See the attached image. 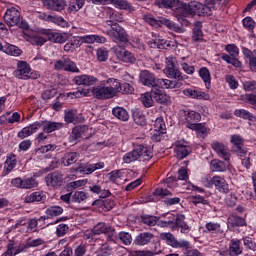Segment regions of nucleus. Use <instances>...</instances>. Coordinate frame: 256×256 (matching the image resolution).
<instances>
[{
  "instance_id": "a878e982",
  "label": "nucleus",
  "mask_w": 256,
  "mask_h": 256,
  "mask_svg": "<svg viewBox=\"0 0 256 256\" xmlns=\"http://www.w3.org/2000/svg\"><path fill=\"white\" fill-rule=\"evenodd\" d=\"M174 153L177 159H185V157H188L191 154V147L182 144L181 142H177L174 148Z\"/></svg>"
},
{
  "instance_id": "de8ad7c7",
  "label": "nucleus",
  "mask_w": 256,
  "mask_h": 256,
  "mask_svg": "<svg viewBox=\"0 0 256 256\" xmlns=\"http://www.w3.org/2000/svg\"><path fill=\"white\" fill-rule=\"evenodd\" d=\"M199 75L204 81L207 89H209V87H211V73L209 72V69L207 67L200 68Z\"/></svg>"
},
{
  "instance_id": "864d4df0",
  "label": "nucleus",
  "mask_w": 256,
  "mask_h": 256,
  "mask_svg": "<svg viewBox=\"0 0 256 256\" xmlns=\"http://www.w3.org/2000/svg\"><path fill=\"white\" fill-rule=\"evenodd\" d=\"M183 94L191 99H203L205 97V92L193 90L191 88L185 89Z\"/></svg>"
},
{
  "instance_id": "ea45409f",
  "label": "nucleus",
  "mask_w": 256,
  "mask_h": 256,
  "mask_svg": "<svg viewBox=\"0 0 256 256\" xmlns=\"http://www.w3.org/2000/svg\"><path fill=\"white\" fill-rule=\"evenodd\" d=\"M161 25H165L170 31H175V33H183V27L179 26V24H175V22L167 19L160 18Z\"/></svg>"
},
{
  "instance_id": "7ed1b4c3",
  "label": "nucleus",
  "mask_w": 256,
  "mask_h": 256,
  "mask_svg": "<svg viewBox=\"0 0 256 256\" xmlns=\"http://www.w3.org/2000/svg\"><path fill=\"white\" fill-rule=\"evenodd\" d=\"M107 35L114 43H129V34L121 25H113L110 30H107Z\"/></svg>"
},
{
  "instance_id": "39448f33",
  "label": "nucleus",
  "mask_w": 256,
  "mask_h": 256,
  "mask_svg": "<svg viewBox=\"0 0 256 256\" xmlns=\"http://www.w3.org/2000/svg\"><path fill=\"white\" fill-rule=\"evenodd\" d=\"M164 73L169 79H177L178 81H183V75L181 71L175 67V60L173 57L166 58V67Z\"/></svg>"
},
{
  "instance_id": "6e6d98bb",
  "label": "nucleus",
  "mask_w": 256,
  "mask_h": 256,
  "mask_svg": "<svg viewBox=\"0 0 256 256\" xmlns=\"http://www.w3.org/2000/svg\"><path fill=\"white\" fill-rule=\"evenodd\" d=\"M137 160H139V152H137V148L131 152L126 153L123 157L124 163H133V161Z\"/></svg>"
},
{
  "instance_id": "c756f323",
  "label": "nucleus",
  "mask_w": 256,
  "mask_h": 256,
  "mask_svg": "<svg viewBox=\"0 0 256 256\" xmlns=\"http://www.w3.org/2000/svg\"><path fill=\"white\" fill-rule=\"evenodd\" d=\"M42 129L44 133H53V131H59V129H63V123L43 121Z\"/></svg>"
},
{
  "instance_id": "4468645a",
  "label": "nucleus",
  "mask_w": 256,
  "mask_h": 256,
  "mask_svg": "<svg viewBox=\"0 0 256 256\" xmlns=\"http://www.w3.org/2000/svg\"><path fill=\"white\" fill-rule=\"evenodd\" d=\"M73 83L75 85H84L85 87H91V85H95L96 83H99V79L95 76L83 74V75H78L74 77Z\"/></svg>"
},
{
  "instance_id": "2eb2a0df",
  "label": "nucleus",
  "mask_w": 256,
  "mask_h": 256,
  "mask_svg": "<svg viewBox=\"0 0 256 256\" xmlns=\"http://www.w3.org/2000/svg\"><path fill=\"white\" fill-rule=\"evenodd\" d=\"M41 127H43V121L34 122L33 124L24 127L20 132H18V138L25 139L27 137H31V135H33V133H37Z\"/></svg>"
},
{
  "instance_id": "412c9836",
  "label": "nucleus",
  "mask_w": 256,
  "mask_h": 256,
  "mask_svg": "<svg viewBox=\"0 0 256 256\" xmlns=\"http://www.w3.org/2000/svg\"><path fill=\"white\" fill-rule=\"evenodd\" d=\"M44 7L50 11H63L67 7L65 0H41Z\"/></svg>"
},
{
  "instance_id": "f704fd0d",
  "label": "nucleus",
  "mask_w": 256,
  "mask_h": 256,
  "mask_svg": "<svg viewBox=\"0 0 256 256\" xmlns=\"http://www.w3.org/2000/svg\"><path fill=\"white\" fill-rule=\"evenodd\" d=\"M201 121V114L195 111H189L186 114V123L188 129H191V125H197Z\"/></svg>"
},
{
  "instance_id": "6e6552de",
  "label": "nucleus",
  "mask_w": 256,
  "mask_h": 256,
  "mask_svg": "<svg viewBox=\"0 0 256 256\" xmlns=\"http://www.w3.org/2000/svg\"><path fill=\"white\" fill-rule=\"evenodd\" d=\"M211 185H214L216 191H219V193H224L227 195L229 193V183H227V180L221 176H214L212 177L209 182L208 186L211 187Z\"/></svg>"
},
{
  "instance_id": "37998d69",
  "label": "nucleus",
  "mask_w": 256,
  "mask_h": 256,
  "mask_svg": "<svg viewBox=\"0 0 256 256\" xmlns=\"http://www.w3.org/2000/svg\"><path fill=\"white\" fill-rule=\"evenodd\" d=\"M2 51L6 53V55H12L13 57H19V55H21V49L9 43L2 46Z\"/></svg>"
},
{
  "instance_id": "603ef678",
  "label": "nucleus",
  "mask_w": 256,
  "mask_h": 256,
  "mask_svg": "<svg viewBox=\"0 0 256 256\" xmlns=\"http://www.w3.org/2000/svg\"><path fill=\"white\" fill-rule=\"evenodd\" d=\"M132 117L136 125H140L141 127H145V125H147V119L143 115V112L136 110L132 113Z\"/></svg>"
},
{
  "instance_id": "3c124183",
  "label": "nucleus",
  "mask_w": 256,
  "mask_h": 256,
  "mask_svg": "<svg viewBox=\"0 0 256 256\" xmlns=\"http://www.w3.org/2000/svg\"><path fill=\"white\" fill-rule=\"evenodd\" d=\"M157 87H162V89H175L177 87V82L169 79H157Z\"/></svg>"
},
{
  "instance_id": "c9c22d12",
  "label": "nucleus",
  "mask_w": 256,
  "mask_h": 256,
  "mask_svg": "<svg viewBox=\"0 0 256 256\" xmlns=\"http://www.w3.org/2000/svg\"><path fill=\"white\" fill-rule=\"evenodd\" d=\"M247 225V222H245V218L239 217L237 215H231L228 218V227L233 228V227H245Z\"/></svg>"
},
{
  "instance_id": "20e7f679",
  "label": "nucleus",
  "mask_w": 256,
  "mask_h": 256,
  "mask_svg": "<svg viewBox=\"0 0 256 256\" xmlns=\"http://www.w3.org/2000/svg\"><path fill=\"white\" fill-rule=\"evenodd\" d=\"M162 241H165L167 245L173 247L174 249H183L189 247L190 243L187 240H177L175 235L171 234V232H164L160 234Z\"/></svg>"
},
{
  "instance_id": "dca6fc26",
  "label": "nucleus",
  "mask_w": 256,
  "mask_h": 256,
  "mask_svg": "<svg viewBox=\"0 0 256 256\" xmlns=\"http://www.w3.org/2000/svg\"><path fill=\"white\" fill-rule=\"evenodd\" d=\"M152 96L154 101L160 105H171V96L162 92L157 86L152 88Z\"/></svg>"
},
{
  "instance_id": "774afa93",
  "label": "nucleus",
  "mask_w": 256,
  "mask_h": 256,
  "mask_svg": "<svg viewBox=\"0 0 256 256\" xmlns=\"http://www.w3.org/2000/svg\"><path fill=\"white\" fill-rule=\"evenodd\" d=\"M15 255V241L9 240L7 245V251L2 254V256H13Z\"/></svg>"
},
{
  "instance_id": "e433bc0d",
  "label": "nucleus",
  "mask_w": 256,
  "mask_h": 256,
  "mask_svg": "<svg viewBox=\"0 0 256 256\" xmlns=\"http://www.w3.org/2000/svg\"><path fill=\"white\" fill-rule=\"evenodd\" d=\"M190 129L192 131H196L198 137H201L202 139H205L209 133V130L203 123L190 124Z\"/></svg>"
},
{
  "instance_id": "c03bdc74",
  "label": "nucleus",
  "mask_w": 256,
  "mask_h": 256,
  "mask_svg": "<svg viewBox=\"0 0 256 256\" xmlns=\"http://www.w3.org/2000/svg\"><path fill=\"white\" fill-rule=\"evenodd\" d=\"M112 114L120 121H129V113L123 107L113 108Z\"/></svg>"
},
{
  "instance_id": "72a5a7b5",
  "label": "nucleus",
  "mask_w": 256,
  "mask_h": 256,
  "mask_svg": "<svg viewBox=\"0 0 256 256\" xmlns=\"http://www.w3.org/2000/svg\"><path fill=\"white\" fill-rule=\"evenodd\" d=\"M203 23L201 21H198L194 24L193 27V34H192V41L195 43L199 41H203Z\"/></svg>"
},
{
  "instance_id": "a19ab883",
  "label": "nucleus",
  "mask_w": 256,
  "mask_h": 256,
  "mask_svg": "<svg viewBox=\"0 0 256 256\" xmlns=\"http://www.w3.org/2000/svg\"><path fill=\"white\" fill-rule=\"evenodd\" d=\"M106 83H113V85L108 86V89L110 91V94L112 97H115L117 93H121V82L115 78H109L106 80Z\"/></svg>"
},
{
  "instance_id": "f8f14e48",
  "label": "nucleus",
  "mask_w": 256,
  "mask_h": 256,
  "mask_svg": "<svg viewBox=\"0 0 256 256\" xmlns=\"http://www.w3.org/2000/svg\"><path fill=\"white\" fill-rule=\"evenodd\" d=\"M19 79H37L38 75L31 73V68L27 62H18V69L16 71Z\"/></svg>"
},
{
  "instance_id": "4c0bfd02",
  "label": "nucleus",
  "mask_w": 256,
  "mask_h": 256,
  "mask_svg": "<svg viewBox=\"0 0 256 256\" xmlns=\"http://www.w3.org/2000/svg\"><path fill=\"white\" fill-rule=\"evenodd\" d=\"M153 99V88L150 92H145L140 96V101L142 105H144V107L146 108L153 107V105L155 104V100Z\"/></svg>"
},
{
  "instance_id": "0eeeda50",
  "label": "nucleus",
  "mask_w": 256,
  "mask_h": 256,
  "mask_svg": "<svg viewBox=\"0 0 256 256\" xmlns=\"http://www.w3.org/2000/svg\"><path fill=\"white\" fill-rule=\"evenodd\" d=\"M11 185L17 189H35L39 186V182L33 177L24 179L18 177L11 180Z\"/></svg>"
},
{
  "instance_id": "2f4dec72",
  "label": "nucleus",
  "mask_w": 256,
  "mask_h": 256,
  "mask_svg": "<svg viewBox=\"0 0 256 256\" xmlns=\"http://www.w3.org/2000/svg\"><path fill=\"white\" fill-rule=\"evenodd\" d=\"M47 39L52 41V43H65L69 37L67 34L57 33V32H47Z\"/></svg>"
},
{
  "instance_id": "a18cd8bd",
  "label": "nucleus",
  "mask_w": 256,
  "mask_h": 256,
  "mask_svg": "<svg viewBox=\"0 0 256 256\" xmlns=\"http://www.w3.org/2000/svg\"><path fill=\"white\" fill-rule=\"evenodd\" d=\"M230 256H239L243 253L241 249V240H231L229 248Z\"/></svg>"
},
{
  "instance_id": "5701e85b",
  "label": "nucleus",
  "mask_w": 256,
  "mask_h": 256,
  "mask_svg": "<svg viewBox=\"0 0 256 256\" xmlns=\"http://www.w3.org/2000/svg\"><path fill=\"white\" fill-rule=\"evenodd\" d=\"M177 229H180V233H184L187 235L189 231H191V226L185 222V215L183 214H177L176 220L174 222V231H177Z\"/></svg>"
},
{
  "instance_id": "393cba45",
  "label": "nucleus",
  "mask_w": 256,
  "mask_h": 256,
  "mask_svg": "<svg viewBox=\"0 0 256 256\" xmlns=\"http://www.w3.org/2000/svg\"><path fill=\"white\" fill-rule=\"evenodd\" d=\"M155 238V235L151 232H142L138 234L134 239V245H137L138 247H143L145 245H149L151 241Z\"/></svg>"
},
{
  "instance_id": "f3484780",
  "label": "nucleus",
  "mask_w": 256,
  "mask_h": 256,
  "mask_svg": "<svg viewBox=\"0 0 256 256\" xmlns=\"http://www.w3.org/2000/svg\"><path fill=\"white\" fill-rule=\"evenodd\" d=\"M103 167H105V163L103 162H98L96 164L81 163L79 164L76 171H78V173H82L83 175H91V173H95V171H97L98 169H103Z\"/></svg>"
},
{
  "instance_id": "aec40b11",
  "label": "nucleus",
  "mask_w": 256,
  "mask_h": 256,
  "mask_svg": "<svg viewBox=\"0 0 256 256\" xmlns=\"http://www.w3.org/2000/svg\"><path fill=\"white\" fill-rule=\"evenodd\" d=\"M231 143L233 145L232 149L234 153H237L240 157L247 154V150L243 148V138L239 135L231 136Z\"/></svg>"
},
{
  "instance_id": "13d9d810",
  "label": "nucleus",
  "mask_w": 256,
  "mask_h": 256,
  "mask_svg": "<svg viewBox=\"0 0 256 256\" xmlns=\"http://www.w3.org/2000/svg\"><path fill=\"white\" fill-rule=\"evenodd\" d=\"M63 214V209L61 206H51L46 210V215L49 217H59Z\"/></svg>"
},
{
  "instance_id": "c85d7f7f",
  "label": "nucleus",
  "mask_w": 256,
  "mask_h": 256,
  "mask_svg": "<svg viewBox=\"0 0 256 256\" xmlns=\"http://www.w3.org/2000/svg\"><path fill=\"white\" fill-rule=\"evenodd\" d=\"M235 117L249 121L250 123H256V116L245 109H237L234 111Z\"/></svg>"
},
{
  "instance_id": "4be33fe9",
  "label": "nucleus",
  "mask_w": 256,
  "mask_h": 256,
  "mask_svg": "<svg viewBox=\"0 0 256 256\" xmlns=\"http://www.w3.org/2000/svg\"><path fill=\"white\" fill-rule=\"evenodd\" d=\"M139 161H149L153 157V148L147 145H138L136 147Z\"/></svg>"
},
{
  "instance_id": "9d476101",
  "label": "nucleus",
  "mask_w": 256,
  "mask_h": 256,
  "mask_svg": "<svg viewBox=\"0 0 256 256\" xmlns=\"http://www.w3.org/2000/svg\"><path fill=\"white\" fill-rule=\"evenodd\" d=\"M106 25L113 28V25H119L118 23H123V14L121 12L115 11L113 8L106 9Z\"/></svg>"
},
{
  "instance_id": "0e129e2a",
  "label": "nucleus",
  "mask_w": 256,
  "mask_h": 256,
  "mask_svg": "<svg viewBox=\"0 0 256 256\" xmlns=\"http://www.w3.org/2000/svg\"><path fill=\"white\" fill-rule=\"evenodd\" d=\"M144 20L148 25H151V27L159 28L161 27V18L159 20L155 19L152 15H145Z\"/></svg>"
},
{
  "instance_id": "1a4fd4ad",
  "label": "nucleus",
  "mask_w": 256,
  "mask_h": 256,
  "mask_svg": "<svg viewBox=\"0 0 256 256\" xmlns=\"http://www.w3.org/2000/svg\"><path fill=\"white\" fill-rule=\"evenodd\" d=\"M139 81L145 87H151L155 89L157 87V78L155 74L149 72V70H142L139 74Z\"/></svg>"
},
{
  "instance_id": "bf43d9fd",
  "label": "nucleus",
  "mask_w": 256,
  "mask_h": 256,
  "mask_svg": "<svg viewBox=\"0 0 256 256\" xmlns=\"http://www.w3.org/2000/svg\"><path fill=\"white\" fill-rule=\"evenodd\" d=\"M55 95H57V90L50 86L48 89L42 92L41 97L44 101H49V99H52V97H55Z\"/></svg>"
},
{
  "instance_id": "8fccbe9b",
  "label": "nucleus",
  "mask_w": 256,
  "mask_h": 256,
  "mask_svg": "<svg viewBox=\"0 0 256 256\" xmlns=\"http://www.w3.org/2000/svg\"><path fill=\"white\" fill-rule=\"evenodd\" d=\"M80 46L81 40L78 38H74L73 40L64 45V51H66V53H73V51H75V49H79Z\"/></svg>"
},
{
  "instance_id": "bb28decb",
  "label": "nucleus",
  "mask_w": 256,
  "mask_h": 256,
  "mask_svg": "<svg viewBox=\"0 0 256 256\" xmlns=\"http://www.w3.org/2000/svg\"><path fill=\"white\" fill-rule=\"evenodd\" d=\"M79 157H81L79 152H66L61 159V163L64 167H70V165H75L79 161Z\"/></svg>"
},
{
  "instance_id": "09e8293b",
  "label": "nucleus",
  "mask_w": 256,
  "mask_h": 256,
  "mask_svg": "<svg viewBox=\"0 0 256 256\" xmlns=\"http://www.w3.org/2000/svg\"><path fill=\"white\" fill-rule=\"evenodd\" d=\"M112 5L116 9H121L124 11H133L132 5L127 0H113Z\"/></svg>"
},
{
  "instance_id": "5fc2aeb1",
  "label": "nucleus",
  "mask_w": 256,
  "mask_h": 256,
  "mask_svg": "<svg viewBox=\"0 0 256 256\" xmlns=\"http://www.w3.org/2000/svg\"><path fill=\"white\" fill-rule=\"evenodd\" d=\"M161 253V246L159 244H155L154 249L151 251H136L135 256H155Z\"/></svg>"
},
{
  "instance_id": "338daca9",
  "label": "nucleus",
  "mask_w": 256,
  "mask_h": 256,
  "mask_svg": "<svg viewBox=\"0 0 256 256\" xmlns=\"http://www.w3.org/2000/svg\"><path fill=\"white\" fill-rule=\"evenodd\" d=\"M87 199V194L83 191H77L72 196L73 203H82Z\"/></svg>"
},
{
  "instance_id": "f257e3e1",
  "label": "nucleus",
  "mask_w": 256,
  "mask_h": 256,
  "mask_svg": "<svg viewBox=\"0 0 256 256\" xmlns=\"http://www.w3.org/2000/svg\"><path fill=\"white\" fill-rule=\"evenodd\" d=\"M205 6L200 2L193 1L190 3H180V5L175 10V17L178 19L181 25L189 27L191 22L187 20V17H195V15H201Z\"/></svg>"
},
{
  "instance_id": "473e14b6",
  "label": "nucleus",
  "mask_w": 256,
  "mask_h": 256,
  "mask_svg": "<svg viewBox=\"0 0 256 256\" xmlns=\"http://www.w3.org/2000/svg\"><path fill=\"white\" fill-rule=\"evenodd\" d=\"M210 167L217 173H223V171H227L229 168V162H223L221 160L215 159L210 162Z\"/></svg>"
},
{
  "instance_id": "58836bf2",
  "label": "nucleus",
  "mask_w": 256,
  "mask_h": 256,
  "mask_svg": "<svg viewBox=\"0 0 256 256\" xmlns=\"http://www.w3.org/2000/svg\"><path fill=\"white\" fill-rule=\"evenodd\" d=\"M176 219H177V216H175L172 213H167L164 216V220H161L160 223H161L162 227H169L170 229H172V231H175Z\"/></svg>"
},
{
  "instance_id": "6ab92c4d",
  "label": "nucleus",
  "mask_w": 256,
  "mask_h": 256,
  "mask_svg": "<svg viewBox=\"0 0 256 256\" xmlns=\"http://www.w3.org/2000/svg\"><path fill=\"white\" fill-rule=\"evenodd\" d=\"M87 131H89V128L85 125L74 127L69 136V143H71L72 145H77V143H79V139H81V137H83V134L87 133Z\"/></svg>"
},
{
  "instance_id": "49530a36",
  "label": "nucleus",
  "mask_w": 256,
  "mask_h": 256,
  "mask_svg": "<svg viewBox=\"0 0 256 256\" xmlns=\"http://www.w3.org/2000/svg\"><path fill=\"white\" fill-rule=\"evenodd\" d=\"M83 5H85V0H70L68 13H77V11L83 9Z\"/></svg>"
},
{
  "instance_id": "680f3d73",
  "label": "nucleus",
  "mask_w": 256,
  "mask_h": 256,
  "mask_svg": "<svg viewBox=\"0 0 256 256\" xmlns=\"http://www.w3.org/2000/svg\"><path fill=\"white\" fill-rule=\"evenodd\" d=\"M158 221H159V218H157V216H151V215L142 216V222L145 223V225H149L150 227L157 225Z\"/></svg>"
},
{
  "instance_id": "ddd939ff",
  "label": "nucleus",
  "mask_w": 256,
  "mask_h": 256,
  "mask_svg": "<svg viewBox=\"0 0 256 256\" xmlns=\"http://www.w3.org/2000/svg\"><path fill=\"white\" fill-rule=\"evenodd\" d=\"M45 183L48 187H61L63 185V174L54 171L45 176Z\"/></svg>"
},
{
  "instance_id": "052dcab7",
  "label": "nucleus",
  "mask_w": 256,
  "mask_h": 256,
  "mask_svg": "<svg viewBox=\"0 0 256 256\" xmlns=\"http://www.w3.org/2000/svg\"><path fill=\"white\" fill-rule=\"evenodd\" d=\"M43 195L41 192H33L30 195L25 197V203H35V201H42Z\"/></svg>"
},
{
  "instance_id": "f03ea898",
  "label": "nucleus",
  "mask_w": 256,
  "mask_h": 256,
  "mask_svg": "<svg viewBox=\"0 0 256 256\" xmlns=\"http://www.w3.org/2000/svg\"><path fill=\"white\" fill-rule=\"evenodd\" d=\"M4 21L10 27H15V25H17V27H19L20 29H29V24L27 23V21L21 18V12H19V10H17L15 7L7 9L4 15Z\"/></svg>"
},
{
  "instance_id": "b1692460",
  "label": "nucleus",
  "mask_w": 256,
  "mask_h": 256,
  "mask_svg": "<svg viewBox=\"0 0 256 256\" xmlns=\"http://www.w3.org/2000/svg\"><path fill=\"white\" fill-rule=\"evenodd\" d=\"M212 149L225 161H229L231 159V153L229 152V148L222 143L214 142L212 143Z\"/></svg>"
},
{
  "instance_id": "e2e57ef3",
  "label": "nucleus",
  "mask_w": 256,
  "mask_h": 256,
  "mask_svg": "<svg viewBox=\"0 0 256 256\" xmlns=\"http://www.w3.org/2000/svg\"><path fill=\"white\" fill-rule=\"evenodd\" d=\"M118 239L123 243V245H131V242L133 241L131 234L128 232H120L118 234Z\"/></svg>"
},
{
  "instance_id": "7c9ffc66",
  "label": "nucleus",
  "mask_w": 256,
  "mask_h": 256,
  "mask_svg": "<svg viewBox=\"0 0 256 256\" xmlns=\"http://www.w3.org/2000/svg\"><path fill=\"white\" fill-rule=\"evenodd\" d=\"M80 43H107V38L105 36H99V35H86L80 38Z\"/></svg>"
},
{
  "instance_id": "cd10ccee",
  "label": "nucleus",
  "mask_w": 256,
  "mask_h": 256,
  "mask_svg": "<svg viewBox=\"0 0 256 256\" xmlns=\"http://www.w3.org/2000/svg\"><path fill=\"white\" fill-rule=\"evenodd\" d=\"M15 167H17V156L10 153L6 158L4 175H9V173H11Z\"/></svg>"
},
{
  "instance_id": "a211bd4d",
  "label": "nucleus",
  "mask_w": 256,
  "mask_h": 256,
  "mask_svg": "<svg viewBox=\"0 0 256 256\" xmlns=\"http://www.w3.org/2000/svg\"><path fill=\"white\" fill-rule=\"evenodd\" d=\"M114 53L116 57L124 63H135L136 61L135 56L121 46L114 48Z\"/></svg>"
},
{
  "instance_id": "69168bd1",
  "label": "nucleus",
  "mask_w": 256,
  "mask_h": 256,
  "mask_svg": "<svg viewBox=\"0 0 256 256\" xmlns=\"http://www.w3.org/2000/svg\"><path fill=\"white\" fill-rule=\"evenodd\" d=\"M108 228L109 225L105 224V222H99L97 225L93 227L94 233L96 235H103V233L105 234Z\"/></svg>"
},
{
  "instance_id": "9b49d317",
  "label": "nucleus",
  "mask_w": 256,
  "mask_h": 256,
  "mask_svg": "<svg viewBox=\"0 0 256 256\" xmlns=\"http://www.w3.org/2000/svg\"><path fill=\"white\" fill-rule=\"evenodd\" d=\"M91 93L95 99H100L105 101V99H113V96L109 90V86L98 85L94 86Z\"/></svg>"
},
{
  "instance_id": "79ce46f5",
  "label": "nucleus",
  "mask_w": 256,
  "mask_h": 256,
  "mask_svg": "<svg viewBox=\"0 0 256 256\" xmlns=\"http://www.w3.org/2000/svg\"><path fill=\"white\" fill-rule=\"evenodd\" d=\"M150 45L154 49H171V41L163 38L155 39Z\"/></svg>"
},
{
  "instance_id": "423d86ee",
  "label": "nucleus",
  "mask_w": 256,
  "mask_h": 256,
  "mask_svg": "<svg viewBox=\"0 0 256 256\" xmlns=\"http://www.w3.org/2000/svg\"><path fill=\"white\" fill-rule=\"evenodd\" d=\"M54 69H57L58 71L64 69V71H69L70 73H79L77 64L67 56H64L61 60L56 61L54 64Z\"/></svg>"
},
{
  "instance_id": "4d7b16f0",
  "label": "nucleus",
  "mask_w": 256,
  "mask_h": 256,
  "mask_svg": "<svg viewBox=\"0 0 256 256\" xmlns=\"http://www.w3.org/2000/svg\"><path fill=\"white\" fill-rule=\"evenodd\" d=\"M155 5L162 9H173L175 7V0H155Z\"/></svg>"
}]
</instances>
